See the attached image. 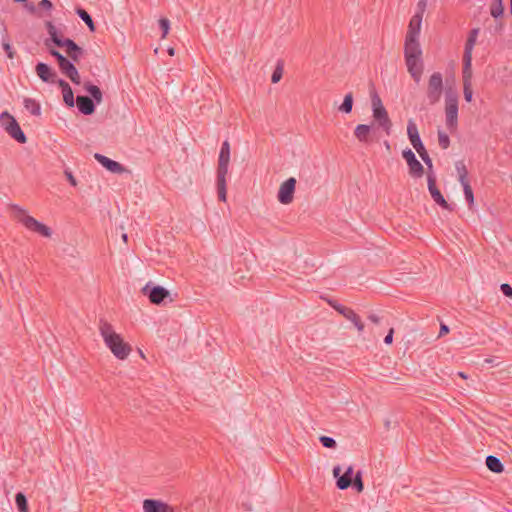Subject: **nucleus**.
Instances as JSON below:
<instances>
[{
  "label": "nucleus",
  "instance_id": "f257e3e1",
  "mask_svg": "<svg viewBox=\"0 0 512 512\" xmlns=\"http://www.w3.org/2000/svg\"><path fill=\"white\" fill-rule=\"evenodd\" d=\"M404 57L408 72L414 81L419 83L423 72L422 49L419 38L405 37Z\"/></svg>",
  "mask_w": 512,
  "mask_h": 512
},
{
  "label": "nucleus",
  "instance_id": "f03ea898",
  "mask_svg": "<svg viewBox=\"0 0 512 512\" xmlns=\"http://www.w3.org/2000/svg\"><path fill=\"white\" fill-rule=\"evenodd\" d=\"M99 331L107 347L118 359H126L130 354V346L117 334L112 325L104 319H100Z\"/></svg>",
  "mask_w": 512,
  "mask_h": 512
},
{
  "label": "nucleus",
  "instance_id": "7ed1b4c3",
  "mask_svg": "<svg viewBox=\"0 0 512 512\" xmlns=\"http://www.w3.org/2000/svg\"><path fill=\"white\" fill-rule=\"evenodd\" d=\"M230 163V143L225 140L220 148L217 167V193L220 201L225 202L227 199L226 176Z\"/></svg>",
  "mask_w": 512,
  "mask_h": 512
},
{
  "label": "nucleus",
  "instance_id": "20e7f679",
  "mask_svg": "<svg viewBox=\"0 0 512 512\" xmlns=\"http://www.w3.org/2000/svg\"><path fill=\"white\" fill-rule=\"evenodd\" d=\"M341 467L339 465L333 468V476L336 479V487L340 490H346L349 487H353L357 492H362L364 484L362 480V472L358 471L354 475V469L352 465H349L344 473L341 474Z\"/></svg>",
  "mask_w": 512,
  "mask_h": 512
},
{
  "label": "nucleus",
  "instance_id": "39448f33",
  "mask_svg": "<svg viewBox=\"0 0 512 512\" xmlns=\"http://www.w3.org/2000/svg\"><path fill=\"white\" fill-rule=\"evenodd\" d=\"M445 117L447 128L455 129L458 124V93L451 87L445 90Z\"/></svg>",
  "mask_w": 512,
  "mask_h": 512
},
{
  "label": "nucleus",
  "instance_id": "423d86ee",
  "mask_svg": "<svg viewBox=\"0 0 512 512\" xmlns=\"http://www.w3.org/2000/svg\"><path fill=\"white\" fill-rule=\"evenodd\" d=\"M11 209L17 214L20 222L29 230L36 232L44 237H50L52 230L34 217L26 214V210L17 204H12Z\"/></svg>",
  "mask_w": 512,
  "mask_h": 512
},
{
  "label": "nucleus",
  "instance_id": "0eeeda50",
  "mask_svg": "<svg viewBox=\"0 0 512 512\" xmlns=\"http://www.w3.org/2000/svg\"><path fill=\"white\" fill-rule=\"evenodd\" d=\"M371 105L374 120L378 123L379 127H381L386 132V134L389 135L392 122L377 93L372 94Z\"/></svg>",
  "mask_w": 512,
  "mask_h": 512
},
{
  "label": "nucleus",
  "instance_id": "6e6552de",
  "mask_svg": "<svg viewBox=\"0 0 512 512\" xmlns=\"http://www.w3.org/2000/svg\"><path fill=\"white\" fill-rule=\"evenodd\" d=\"M444 91L443 75L440 72L431 74L428 80L426 97L430 105L437 104Z\"/></svg>",
  "mask_w": 512,
  "mask_h": 512
},
{
  "label": "nucleus",
  "instance_id": "1a4fd4ad",
  "mask_svg": "<svg viewBox=\"0 0 512 512\" xmlns=\"http://www.w3.org/2000/svg\"><path fill=\"white\" fill-rule=\"evenodd\" d=\"M143 295L147 296L148 299L152 304L160 305L165 303L166 299H169V302H172V299L170 298V292L160 286L155 285L153 282L149 281L143 288H142Z\"/></svg>",
  "mask_w": 512,
  "mask_h": 512
},
{
  "label": "nucleus",
  "instance_id": "9d476101",
  "mask_svg": "<svg viewBox=\"0 0 512 512\" xmlns=\"http://www.w3.org/2000/svg\"><path fill=\"white\" fill-rule=\"evenodd\" d=\"M402 157L407 162L410 176L421 178L424 174V167L416 158L415 153L410 148H406L402 151Z\"/></svg>",
  "mask_w": 512,
  "mask_h": 512
},
{
  "label": "nucleus",
  "instance_id": "9b49d317",
  "mask_svg": "<svg viewBox=\"0 0 512 512\" xmlns=\"http://www.w3.org/2000/svg\"><path fill=\"white\" fill-rule=\"evenodd\" d=\"M427 183H428V190L430 192V195L432 199L435 201L436 204H438L441 208L451 211L452 207L448 202L445 200L444 196L440 192V190L436 186V177L434 172L428 173L427 175Z\"/></svg>",
  "mask_w": 512,
  "mask_h": 512
},
{
  "label": "nucleus",
  "instance_id": "f8f14e48",
  "mask_svg": "<svg viewBox=\"0 0 512 512\" xmlns=\"http://www.w3.org/2000/svg\"><path fill=\"white\" fill-rule=\"evenodd\" d=\"M10 118V126L6 127V132L18 143L24 144L27 141V137L25 133L22 131L19 123L16 119L9 114L7 111H4L0 114V119Z\"/></svg>",
  "mask_w": 512,
  "mask_h": 512
},
{
  "label": "nucleus",
  "instance_id": "ddd939ff",
  "mask_svg": "<svg viewBox=\"0 0 512 512\" xmlns=\"http://www.w3.org/2000/svg\"><path fill=\"white\" fill-rule=\"evenodd\" d=\"M296 187V179L294 177H290L285 180L279 188L277 199L281 204H289L293 201V196Z\"/></svg>",
  "mask_w": 512,
  "mask_h": 512
},
{
  "label": "nucleus",
  "instance_id": "4468645a",
  "mask_svg": "<svg viewBox=\"0 0 512 512\" xmlns=\"http://www.w3.org/2000/svg\"><path fill=\"white\" fill-rule=\"evenodd\" d=\"M479 34V29L474 28L470 31L469 36L465 43V49H464V56H463V62H464V74L470 69L471 67V59H472V50L474 48V45L476 43L477 36Z\"/></svg>",
  "mask_w": 512,
  "mask_h": 512
},
{
  "label": "nucleus",
  "instance_id": "2eb2a0df",
  "mask_svg": "<svg viewBox=\"0 0 512 512\" xmlns=\"http://www.w3.org/2000/svg\"><path fill=\"white\" fill-rule=\"evenodd\" d=\"M407 136L417 153H420L426 149L421 140L417 125L412 119H410L407 123Z\"/></svg>",
  "mask_w": 512,
  "mask_h": 512
},
{
  "label": "nucleus",
  "instance_id": "dca6fc26",
  "mask_svg": "<svg viewBox=\"0 0 512 512\" xmlns=\"http://www.w3.org/2000/svg\"><path fill=\"white\" fill-rule=\"evenodd\" d=\"M61 72L69 78L74 84L79 85L81 83L80 75L77 68L72 61L66 57L58 63Z\"/></svg>",
  "mask_w": 512,
  "mask_h": 512
},
{
  "label": "nucleus",
  "instance_id": "f3484780",
  "mask_svg": "<svg viewBox=\"0 0 512 512\" xmlns=\"http://www.w3.org/2000/svg\"><path fill=\"white\" fill-rule=\"evenodd\" d=\"M94 158L109 172L115 174H122L123 172L126 171L125 167L122 164L106 157L105 155L95 153Z\"/></svg>",
  "mask_w": 512,
  "mask_h": 512
},
{
  "label": "nucleus",
  "instance_id": "a211bd4d",
  "mask_svg": "<svg viewBox=\"0 0 512 512\" xmlns=\"http://www.w3.org/2000/svg\"><path fill=\"white\" fill-rule=\"evenodd\" d=\"M76 105L80 113L84 115H92L95 112L96 102L86 95H78L76 97Z\"/></svg>",
  "mask_w": 512,
  "mask_h": 512
},
{
  "label": "nucleus",
  "instance_id": "6ab92c4d",
  "mask_svg": "<svg viewBox=\"0 0 512 512\" xmlns=\"http://www.w3.org/2000/svg\"><path fill=\"white\" fill-rule=\"evenodd\" d=\"M144 512H173V508L167 503L156 499H145L143 501Z\"/></svg>",
  "mask_w": 512,
  "mask_h": 512
},
{
  "label": "nucleus",
  "instance_id": "aec40b11",
  "mask_svg": "<svg viewBox=\"0 0 512 512\" xmlns=\"http://www.w3.org/2000/svg\"><path fill=\"white\" fill-rule=\"evenodd\" d=\"M36 74L38 77L46 83H55V78L57 77L56 72H54L51 67L43 62H38L36 67Z\"/></svg>",
  "mask_w": 512,
  "mask_h": 512
},
{
  "label": "nucleus",
  "instance_id": "412c9836",
  "mask_svg": "<svg viewBox=\"0 0 512 512\" xmlns=\"http://www.w3.org/2000/svg\"><path fill=\"white\" fill-rule=\"evenodd\" d=\"M46 29H47V33L49 34L50 38L45 41V45L48 47L50 45V41H51L58 47H64L65 39L61 38L58 35V30L52 22L48 21L46 23Z\"/></svg>",
  "mask_w": 512,
  "mask_h": 512
},
{
  "label": "nucleus",
  "instance_id": "4be33fe9",
  "mask_svg": "<svg viewBox=\"0 0 512 512\" xmlns=\"http://www.w3.org/2000/svg\"><path fill=\"white\" fill-rule=\"evenodd\" d=\"M64 47H66L67 54L71 60L76 62L82 57L84 53L83 49L76 42L69 38H65Z\"/></svg>",
  "mask_w": 512,
  "mask_h": 512
},
{
  "label": "nucleus",
  "instance_id": "5701e85b",
  "mask_svg": "<svg viewBox=\"0 0 512 512\" xmlns=\"http://www.w3.org/2000/svg\"><path fill=\"white\" fill-rule=\"evenodd\" d=\"M422 16L414 14L409 22L408 31L406 34L407 38H419L421 25H422Z\"/></svg>",
  "mask_w": 512,
  "mask_h": 512
},
{
  "label": "nucleus",
  "instance_id": "b1692460",
  "mask_svg": "<svg viewBox=\"0 0 512 512\" xmlns=\"http://www.w3.org/2000/svg\"><path fill=\"white\" fill-rule=\"evenodd\" d=\"M371 131V125L359 124L354 130V135L360 142L367 143L369 141V135Z\"/></svg>",
  "mask_w": 512,
  "mask_h": 512
},
{
  "label": "nucleus",
  "instance_id": "393cba45",
  "mask_svg": "<svg viewBox=\"0 0 512 512\" xmlns=\"http://www.w3.org/2000/svg\"><path fill=\"white\" fill-rule=\"evenodd\" d=\"M327 302L333 309H335L339 314L343 315L347 320L355 318L356 313L352 309L343 306L336 300L329 299Z\"/></svg>",
  "mask_w": 512,
  "mask_h": 512
},
{
  "label": "nucleus",
  "instance_id": "a878e982",
  "mask_svg": "<svg viewBox=\"0 0 512 512\" xmlns=\"http://www.w3.org/2000/svg\"><path fill=\"white\" fill-rule=\"evenodd\" d=\"M84 89L86 92H88L90 94V98H92L93 100H95L96 104H100L103 100V95H102V91L100 90V88L96 85H94L93 83L91 82H86L84 83Z\"/></svg>",
  "mask_w": 512,
  "mask_h": 512
},
{
  "label": "nucleus",
  "instance_id": "bb28decb",
  "mask_svg": "<svg viewBox=\"0 0 512 512\" xmlns=\"http://www.w3.org/2000/svg\"><path fill=\"white\" fill-rule=\"evenodd\" d=\"M486 466L487 468L494 473H501L504 470V465L500 461V459L496 456L489 455L486 457Z\"/></svg>",
  "mask_w": 512,
  "mask_h": 512
},
{
  "label": "nucleus",
  "instance_id": "cd10ccee",
  "mask_svg": "<svg viewBox=\"0 0 512 512\" xmlns=\"http://www.w3.org/2000/svg\"><path fill=\"white\" fill-rule=\"evenodd\" d=\"M76 14L88 26V28L91 32H94L96 30L94 21H93L91 15L86 10L78 7L76 9Z\"/></svg>",
  "mask_w": 512,
  "mask_h": 512
},
{
  "label": "nucleus",
  "instance_id": "c85d7f7f",
  "mask_svg": "<svg viewBox=\"0 0 512 512\" xmlns=\"http://www.w3.org/2000/svg\"><path fill=\"white\" fill-rule=\"evenodd\" d=\"M23 103L26 110H28L32 115L39 116L41 114V106L35 99L25 98Z\"/></svg>",
  "mask_w": 512,
  "mask_h": 512
},
{
  "label": "nucleus",
  "instance_id": "c756f323",
  "mask_svg": "<svg viewBox=\"0 0 512 512\" xmlns=\"http://www.w3.org/2000/svg\"><path fill=\"white\" fill-rule=\"evenodd\" d=\"M504 13L503 0H492L490 14L495 19L501 17Z\"/></svg>",
  "mask_w": 512,
  "mask_h": 512
},
{
  "label": "nucleus",
  "instance_id": "7c9ffc66",
  "mask_svg": "<svg viewBox=\"0 0 512 512\" xmlns=\"http://www.w3.org/2000/svg\"><path fill=\"white\" fill-rule=\"evenodd\" d=\"M455 168L458 174V180L461 184L469 182L467 179L468 171L463 161H457L455 163Z\"/></svg>",
  "mask_w": 512,
  "mask_h": 512
},
{
  "label": "nucleus",
  "instance_id": "2f4dec72",
  "mask_svg": "<svg viewBox=\"0 0 512 512\" xmlns=\"http://www.w3.org/2000/svg\"><path fill=\"white\" fill-rule=\"evenodd\" d=\"M15 504L19 512H28V502L23 492H17L15 495Z\"/></svg>",
  "mask_w": 512,
  "mask_h": 512
},
{
  "label": "nucleus",
  "instance_id": "473e14b6",
  "mask_svg": "<svg viewBox=\"0 0 512 512\" xmlns=\"http://www.w3.org/2000/svg\"><path fill=\"white\" fill-rule=\"evenodd\" d=\"M353 108V95L348 93L345 95L342 104L339 106V111L345 114L351 113Z\"/></svg>",
  "mask_w": 512,
  "mask_h": 512
},
{
  "label": "nucleus",
  "instance_id": "72a5a7b5",
  "mask_svg": "<svg viewBox=\"0 0 512 512\" xmlns=\"http://www.w3.org/2000/svg\"><path fill=\"white\" fill-rule=\"evenodd\" d=\"M283 61L282 60H278L277 61V65L272 73V76H271V81L272 83H278L280 81V79L282 78V75H283Z\"/></svg>",
  "mask_w": 512,
  "mask_h": 512
},
{
  "label": "nucleus",
  "instance_id": "f704fd0d",
  "mask_svg": "<svg viewBox=\"0 0 512 512\" xmlns=\"http://www.w3.org/2000/svg\"><path fill=\"white\" fill-rule=\"evenodd\" d=\"M2 48L5 51L8 58L12 59L14 57L13 47L10 44V40L6 34L2 36Z\"/></svg>",
  "mask_w": 512,
  "mask_h": 512
},
{
  "label": "nucleus",
  "instance_id": "c9c22d12",
  "mask_svg": "<svg viewBox=\"0 0 512 512\" xmlns=\"http://www.w3.org/2000/svg\"><path fill=\"white\" fill-rule=\"evenodd\" d=\"M62 93L65 104L68 107H73L75 105L76 99L74 98L72 88L70 87L69 89H65V91H63Z\"/></svg>",
  "mask_w": 512,
  "mask_h": 512
},
{
  "label": "nucleus",
  "instance_id": "e433bc0d",
  "mask_svg": "<svg viewBox=\"0 0 512 512\" xmlns=\"http://www.w3.org/2000/svg\"><path fill=\"white\" fill-rule=\"evenodd\" d=\"M462 187H463V191H464V196H465V199L466 201L468 202L469 206H471L473 203H474V194H473V190L469 184V182L467 183H463L461 184Z\"/></svg>",
  "mask_w": 512,
  "mask_h": 512
},
{
  "label": "nucleus",
  "instance_id": "4c0bfd02",
  "mask_svg": "<svg viewBox=\"0 0 512 512\" xmlns=\"http://www.w3.org/2000/svg\"><path fill=\"white\" fill-rule=\"evenodd\" d=\"M438 143L442 149H447L450 145V138L447 133L438 130Z\"/></svg>",
  "mask_w": 512,
  "mask_h": 512
},
{
  "label": "nucleus",
  "instance_id": "58836bf2",
  "mask_svg": "<svg viewBox=\"0 0 512 512\" xmlns=\"http://www.w3.org/2000/svg\"><path fill=\"white\" fill-rule=\"evenodd\" d=\"M319 441L325 448L334 449L337 446L335 439L330 436H320Z\"/></svg>",
  "mask_w": 512,
  "mask_h": 512
},
{
  "label": "nucleus",
  "instance_id": "ea45409f",
  "mask_svg": "<svg viewBox=\"0 0 512 512\" xmlns=\"http://www.w3.org/2000/svg\"><path fill=\"white\" fill-rule=\"evenodd\" d=\"M419 156L421 157V159L423 160V162L426 164L427 168H428V173H431L433 172V163H432V159L430 158L427 150H423L422 152L418 153Z\"/></svg>",
  "mask_w": 512,
  "mask_h": 512
},
{
  "label": "nucleus",
  "instance_id": "a19ab883",
  "mask_svg": "<svg viewBox=\"0 0 512 512\" xmlns=\"http://www.w3.org/2000/svg\"><path fill=\"white\" fill-rule=\"evenodd\" d=\"M159 27L162 30V37H165L170 29V21L167 18H161L159 20Z\"/></svg>",
  "mask_w": 512,
  "mask_h": 512
},
{
  "label": "nucleus",
  "instance_id": "79ce46f5",
  "mask_svg": "<svg viewBox=\"0 0 512 512\" xmlns=\"http://www.w3.org/2000/svg\"><path fill=\"white\" fill-rule=\"evenodd\" d=\"M500 290L504 296L512 299V286L507 283H502L500 285Z\"/></svg>",
  "mask_w": 512,
  "mask_h": 512
},
{
  "label": "nucleus",
  "instance_id": "37998d69",
  "mask_svg": "<svg viewBox=\"0 0 512 512\" xmlns=\"http://www.w3.org/2000/svg\"><path fill=\"white\" fill-rule=\"evenodd\" d=\"M427 0H419L418 1V4H417V11H416V15H421L423 17V14L426 10V7H427Z\"/></svg>",
  "mask_w": 512,
  "mask_h": 512
},
{
  "label": "nucleus",
  "instance_id": "c03bdc74",
  "mask_svg": "<svg viewBox=\"0 0 512 512\" xmlns=\"http://www.w3.org/2000/svg\"><path fill=\"white\" fill-rule=\"evenodd\" d=\"M349 321H351L354 324V326L357 328L359 332H362L364 330V324L362 323L360 317L357 314H355L354 319L352 318Z\"/></svg>",
  "mask_w": 512,
  "mask_h": 512
},
{
  "label": "nucleus",
  "instance_id": "a18cd8bd",
  "mask_svg": "<svg viewBox=\"0 0 512 512\" xmlns=\"http://www.w3.org/2000/svg\"><path fill=\"white\" fill-rule=\"evenodd\" d=\"M473 96V92L470 88V85L468 83H465L464 85V98L467 102H471Z\"/></svg>",
  "mask_w": 512,
  "mask_h": 512
},
{
  "label": "nucleus",
  "instance_id": "49530a36",
  "mask_svg": "<svg viewBox=\"0 0 512 512\" xmlns=\"http://www.w3.org/2000/svg\"><path fill=\"white\" fill-rule=\"evenodd\" d=\"M64 174L67 178V180L69 181V183L72 185V186H77V180L76 178L73 176L72 172L69 170V169H65L64 170Z\"/></svg>",
  "mask_w": 512,
  "mask_h": 512
},
{
  "label": "nucleus",
  "instance_id": "de8ad7c7",
  "mask_svg": "<svg viewBox=\"0 0 512 512\" xmlns=\"http://www.w3.org/2000/svg\"><path fill=\"white\" fill-rule=\"evenodd\" d=\"M49 53L51 56H53L57 60V63H59L60 61H62L65 58L64 55H62L58 50H55V49H50Z\"/></svg>",
  "mask_w": 512,
  "mask_h": 512
},
{
  "label": "nucleus",
  "instance_id": "09e8293b",
  "mask_svg": "<svg viewBox=\"0 0 512 512\" xmlns=\"http://www.w3.org/2000/svg\"><path fill=\"white\" fill-rule=\"evenodd\" d=\"M55 83L58 84V86L61 88L62 92L65 91V89H69L71 86L63 79L55 78Z\"/></svg>",
  "mask_w": 512,
  "mask_h": 512
},
{
  "label": "nucleus",
  "instance_id": "8fccbe9b",
  "mask_svg": "<svg viewBox=\"0 0 512 512\" xmlns=\"http://www.w3.org/2000/svg\"><path fill=\"white\" fill-rule=\"evenodd\" d=\"M38 5L39 7L46 10H51L53 7V4L50 0H41Z\"/></svg>",
  "mask_w": 512,
  "mask_h": 512
},
{
  "label": "nucleus",
  "instance_id": "3c124183",
  "mask_svg": "<svg viewBox=\"0 0 512 512\" xmlns=\"http://www.w3.org/2000/svg\"><path fill=\"white\" fill-rule=\"evenodd\" d=\"M393 333H394V330H393V328H391V329L389 330L388 334L385 336V338H384V343H385L386 345H390V344H392V342H393Z\"/></svg>",
  "mask_w": 512,
  "mask_h": 512
},
{
  "label": "nucleus",
  "instance_id": "603ef678",
  "mask_svg": "<svg viewBox=\"0 0 512 512\" xmlns=\"http://www.w3.org/2000/svg\"><path fill=\"white\" fill-rule=\"evenodd\" d=\"M485 363L491 365V366H498L499 365V362H497V357H490V358H486L484 360Z\"/></svg>",
  "mask_w": 512,
  "mask_h": 512
},
{
  "label": "nucleus",
  "instance_id": "864d4df0",
  "mask_svg": "<svg viewBox=\"0 0 512 512\" xmlns=\"http://www.w3.org/2000/svg\"><path fill=\"white\" fill-rule=\"evenodd\" d=\"M449 332V327L446 325V324H441L440 325V331H439V336H444L445 334H447Z\"/></svg>",
  "mask_w": 512,
  "mask_h": 512
},
{
  "label": "nucleus",
  "instance_id": "5fc2aeb1",
  "mask_svg": "<svg viewBox=\"0 0 512 512\" xmlns=\"http://www.w3.org/2000/svg\"><path fill=\"white\" fill-rule=\"evenodd\" d=\"M368 319L371 322L376 323V324H378L380 322V317L373 313L368 316Z\"/></svg>",
  "mask_w": 512,
  "mask_h": 512
},
{
  "label": "nucleus",
  "instance_id": "6e6d98bb",
  "mask_svg": "<svg viewBox=\"0 0 512 512\" xmlns=\"http://www.w3.org/2000/svg\"><path fill=\"white\" fill-rule=\"evenodd\" d=\"M2 127L6 131V127L10 126V118L0 119Z\"/></svg>",
  "mask_w": 512,
  "mask_h": 512
},
{
  "label": "nucleus",
  "instance_id": "4d7b16f0",
  "mask_svg": "<svg viewBox=\"0 0 512 512\" xmlns=\"http://www.w3.org/2000/svg\"><path fill=\"white\" fill-rule=\"evenodd\" d=\"M27 8H28V10H29L31 13H34V12H35V10H36V8H35V6H34L33 4H31V5H29V6L27 5Z\"/></svg>",
  "mask_w": 512,
  "mask_h": 512
},
{
  "label": "nucleus",
  "instance_id": "13d9d810",
  "mask_svg": "<svg viewBox=\"0 0 512 512\" xmlns=\"http://www.w3.org/2000/svg\"><path fill=\"white\" fill-rule=\"evenodd\" d=\"M122 239H123V241H124V242H127V240H128V235L124 233V234L122 235Z\"/></svg>",
  "mask_w": 512,
  "mask_h": 512
},
{
  "label": "nucleus",
  "instance_id": "bf43d9fd",
  "mask_svg": "<svg viewBox=\"0 0 512 512\" xmlns=\"http://www.w3.org/2000/svg\"><path fill=\"white\" fill-rule=\"evenodd\" d=\"M168 53H169V55L173 56L174 55V49L173 48H169L168 49Z\"/></svg>",
  "mask_w": 512,
  "mask_h": 512
},
{
  "label": "nucleus",
  "instance_id": "052dcab7",
  "mask_svg": "<svg viewBox=\"0 0 512 512\" xmlns=\"http://www.w3.org/2000/svg\"><path fill=\"white\" fill-rule=\"evenodd\" d=\"M14 2H17V3H23V2H26L27 0H13Z\"/></svg>",
  "mask_w": 512,
  "mask_h": 512
},
{
  "label": "nucleus",
  "instance_id": "680f3d73",
  "mask_svg": "<svg viewBox=\"0 0 512 512\" xmlns=\"http://www.w3.org/2000/svg\"><path fill=\"white\" fill-rule=\"evenodd\" d=\"M510 13L512 14V0H510Z\"/></svg>",
  "mask_w": 512,
  "mask_h": 512
},
{
  "label": "nucleus",
  "instance_id": "e2e57ef3",
  "mask_svg": "<svg viewBox=\"0 0 512 512\" xmlns=\"http://www.w3.org/2000/svg\"><path fill=\"white\" fill-rule=\"evenodd\" d=\"M385 147H387V148H389V147H390V146H389V143H388L387 141L385 142Z\"/></svg>",
  "mask_w": 512,
  "mask_h": 512
}]
</instances>
